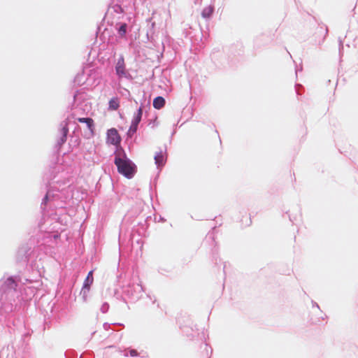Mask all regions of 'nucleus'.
Listing matches in <instances>:
<instances>
[{"mask_svg":"<svg viewBox=\"0 0 358 358\" xmlns=\"http://www.w3.org/2000/svg\"><path fill=\"white\" fill-rule=\"evenodd\" d=\"M38 248L35 239L29 238L18 247L15 253V261L17 264L27 266L29 264L32 271L40 275V269L43 266L36 262Z\"/></svg>","mask_w":358,"mask_h":358,"instance_id":"1","label":"nucleus"},{"mask_svg":"<svg viewBox=\"0 0 358 358\" xmlns=\"http://www.w3.org/2000/svg\"><path fill=\"white\" fill-rule=\"evenodd\" d=\"M34 281L32 279L20 275H10L4 281L0 282V296H2L3 299L15 297L19 283L26 285Z\"/></svg>","mask_w":358,"mask_h":358,"instance_id":"2","label":"nucleus"},{"mask_svg":"<svg viewBox=\"0 0 358 358\" xmlns=\"http://www.w3.org/2000/svg\"><path fill=\"white\" fill-rule=\"evenodd\" d=\"M114 164L118 173L128 179L132 178L137 170L136 164L127 157L124 150H122V154L115 155Z\"/></svg>","mask_w":358,"mask_h":358,"instance_id":"3","label":"nucleus"},{"mask_svg":"<svg viewBox=\"0 0 358 358\" xmlns=\"http://www.w3.org/2000/svg\"><path fill=\"white\" fill-rule=\"evenodd\" d=\"M182 35L189 39L192 45L198 44L202 41V30L200 27H193L188 23H182Z\"/></svg>","mask_w":358,"mask_h":358,"instance_id":"4","label":"nucleus"},{"mask_svg":"<svg viewBox=\"0 0 358 358\" xmlns=\"http://www.w3.org/2000/svg\"><path fill=\"white\" fill-rule=\"evenodd\" d=\"M143 292L144 289L141 282L129 283L124 289V294L133 302L139 300Z\"/></svg>","mask_w":358,"mask_h":358,"instance_id":"5","label":"nucleus"},{"mask_svg":"<svg viewBox=\"0 0 358 358\" xmlns=\"http://www.w3.org/2000/svg\"><path fill=\"white\" fill-rule=\"evenodd\" d=\"M15 303V297L3 299L2 296H0V315L5 317H8L15 310L16 307Z\"/></svg>","mask_w":358,"mask_h":358,"instance_id":"6","label":"nucleus"},{"mask_svg":"<svg viewBox=\"0 0 358 358\" xmlns=\"http://www.w3.org/2000/svg\"><path fill=\"white\" fill-rule=\"evenodd\" d=\"M59 196L58 193H55L54 189L48 188L46 194L43 196L42 199V202L41 204V208L43 210H45L48 206L50 205L52 207L53 205L52 202H53L56 199H59Z\"/></svg>","mask_w":358,"mask_h":358,"instance_id":"7","label":"nucleus"},{"mask_svg":"<svg viewBox=\"0 0 358 358\" xmlns=\"http://www.w3.org/2000/svg\"><path fill=\"white\" fill-rule=\"evenodd\" d=\"M115 73L119 78H131V75L127 72V71L126 69L124 59L122 55H121L118 58L117 62L115 66Z\"/></svg>","mask_w":358,"mask_h":358,"instance_id":"8","label":"nucleus"},{"mask_svg":"<svg viewBox=\"0 0 358 358\" xmlns=\"http://www.w3.org/2000/svg\"><path fill=\"white\" fill-rule=\"evenodd\" d=\"M106 141L108 143L117 146L120 145L122 138L115 128H110L107 130Z\"/></svg>","mask_w":358,"mask_h":358,"instance_id":"9","label":"nucleus"},{"mask_svg":"<svg viewBox=\"0 0 358 358\" xmlns=\"http://www.w3.org/2000/svg\"><path fill=\"white\" fill-rule=\"evenodd\" d=\"M62 129L60 130V137L57 141L56 146L59 149L66 141L67 136L69 134V127L68 122L66 121H63L61 123Z\"/></svg>","mask_w":358,"mask_h":358,"instance_id":"10","label":"nucleus"},{"mask_svg":"<svg viewBox=\"0 0 358 358\" xmlns=\"http://www.w3.org/2000/svg\"><path fill=\"white\" fill-rule=\"evenodd\" d=\"M215 229V227L213 228V231H214ZM204 242L205 243L211 242V243H212L211 245H214V248L213 249V261H215V264H217V259L216 255H217V250L215 248L216 243L215 241L214 231H209L207 234V235L205 238Z\"/></svg>","mask_w":358,"mask_h":358,"instance_id":"11","label":"nucleus"},{"mask_svg":"<svg viewBox=\"0 0 358 358\" xmlns=\"http://www.w3.org/2000/svg\"><path fill=\"white\" fill-rule=\"evenodd\" d=\"M154 159L157 168L159 170L162 169L166 162V157L163 154L162 150L155 154Z\"/></svg>","mask_w":358,"mask_h":358,"instance_id":"12","label":"nucleus"},{"mask_svg":"<svg viewBox=\"0 0 358 358\" xmlns=\"http://www.w3.org/2000/svg\"><path fill=\"white\" fill-rule=\"evenodd\" d=\"M77 120L80 123L86 124V126L91 134L93 135L94 133V122L91 117H78Z\"/></svg>","mask_w":358,"mask_h":358,"instance_id":"13","label":"nucleus"},{"mask_svg":"<svg viewBox=\"0 0 358 358\" xmlns=\"http://www.w3.org/2000/svg\"><path fill=\"white\" fill-rule=\"evenodd\" d=\"M128 24L126 22H117L115 24V29L117 33L120 38H123L126 36L127 32Z\"/></svg>","mask_w":358,"mask_h":358,"instance_id":"14","label":"nucleus"},{"mask_svg":"<svg viewBox=\"0 0 358 358\" xmlns=\"http://www.w3.org/2000/svg\"><path fill=\"white\" fill-rule=\"evenodd\" d=\"M165 103V99L163 96H158L154 99L152 105L155 109L159 110L164 106Z\"/></svg>","mask_w":358,"mask_h":358,"instance_id":"15","label":"nucleus"},{"mask_svg":"<svg viewBox=\"0 0 358 358\" xmlns=\"http://www.w3.org/2000/svg\"><path fill=\"white\" fill-rule=\"evenodd\" d=\"M214 10L215 8L213 6L210 5L208 6L205 7L201 11L202 17L205 19H210L212 17Z\"/></svg>","mask_w":358,"mask_h":358,"instance_id":"16","label":"nucleus"},{"mask_svg":"<svg viewBox=\"0 0 358 358\" xmlns=\"http://www.w3.org/2000/svg\"><path fill=\"white\" fill-rule=\"evenodd\" d=\"M120 107V100L117 96L111 98L108 101V110H116Z\"/></svg>","mask_w":358,"mask_h":358,"instance_id":"17","label":"nucleus"},{"mask_svg":"<svg viewBox=\"0 0 358 358\" xmlns=\"http://www.w3.org/2000/svg\"><path fill=\"white\" fill-rule=\"evenodd\" d=\"M143 113V106L141 105L137 109V110L134 113L131 122L139 124V123L141 122V119H142Z\"/></svg>","mask_w":358,"mask_h":358,"instance_id":"18","label":"nucleus"},{"mask_svg":"<svg viewBox=\"0 0 358 358\" xmlns=\"http://www.w3.org/2000/svg\"><path fill=\"white\" fill-rule=\"evenodd\" d=\"M138 128V124L131 122L129 130L127 132V140L131 138L136 133Z\"/></svg>","mask_w":358,"mask_h":358,"instance_id":"19","label":"nucleus"},{"mask_svg":"<svg viewBox=\"0 0 358 358\" xmlns=\"http://www.w3.org/2000/svg\"><path fill=\"white\" fill-rule=\"evenodd\" d=\"M123 355L124 357L130 356L131 357H136L138 356V352L136 349L127 348L124 350Z\"/></svg>","mask_w":358,"mask_h":358,"instance_id":"20","label":"nucleus"},{"mask_svg":"<svg viewBox=\"0 0 358 358\" xmlns=\"http://www.w3.org/2000/svg\"><path fill=\"white\" fill-rule=\"evenodd\" d=\"M93 282H94V279H91L90 278L86 277L84 280L83 287H84L85 289H87V288L90 289Z\"/></svg>","mask_w":358,"mask_h":358,"instance_id":"21","label":"nucleus"},{"mask_svg":"<svg viewBox=\"0 0 358 358\" xmlns=\"http://www.w3.org/2000/svg\"><path fill=\"white\" fill-rule=\"evenodd\" d=\"M90 289L87 288V289H85L84 287H82L80 291V295L82 296L83 301L86 302L87 301V294L90 292Z\"/></svg>","mask_w":358,"mask_h":358,"instance_id":"22","label":"nucleus"},{"mask_svg":"<svg viewBox=\"0 0 358 358\" xmlns=\"http://www.w3.org/2000/svg\"><path fill=\"white\" fill-rule=\"evenodd\" d=\"M65 358H76L77 353L72 350H66L64 353Z\"/></svg>","mask_w":358,"mask_h":358,"instance_id":"23","label":"nucleus"},{"mask_svg":"<svg viewBox=\"0 0 358 358\" xmlns=\"http://www.w3.org/2000/svg\"><path fill=\"white\" fill-rule=\"evenodd\" d=\"M113 9L115 13L117 14H122L124 13V8L119 4H115L113 6Z\"/></svg>","mask_w":358,"mask_h":358,"instance_id":"24","label":"nucleus"},{"mask_svg":"<svg viewBox=\"0 0 358 358\" xmlns=\"http://www.w3.org/2000/svg\"><path fill=\"white\" fill-rule=\"evenodd\" d=\"M111 325H114V326H124L123 324L122 323H113V324H110V323H108V322H105L103 324V329L106 330V331H108L110 329L111 327Z\"/></svg>","mask_w":358,"mask_h":358,"instance_id":"25","label":"nucleus"},{"mask_svg":"<svg viewBox=\"0 0 358 358\" xmlns=\"http://www.w3.org/2000/svg\"><path fill=\"white\" fill-rule=\"evenodd\" d=\"M109 310V304L107 302H104L101 306L100 310L102 313H106Z\"/></svg>","mask_w":358,"mask_h":358,"instance_id":"26","label":"nucleus"},{"mask_svg":"<svg viewBox=\"0 0 358 358\" xmlns=\"http://www.w3.org/2000/svg\"><path fill=\"white\" fill-rule=\"evenodd\" d=\"M338 46H339V54L340 55L342 54V51L343 50V40L338 37Z\"/></svg>","mask_w":358,"mask_h":358,"instance_id":"27","label":"nucleus"},{"mask_svg":"<svg viewBox=\"0 0 358 358\" xmlns=\"http://www.w3.org/2000/svg\"><path fill=\"white\" fill-rule=\"evenodd\" d=\"M299 88H303L302 85L300 84H296L295 85V90L297 94H300L301 92L299 90Z\"/></svg>","mask_w":358,"mask_h":358,"instance_id":"28","label":"nucleus"},{"mask_svg":"<svg viewBox=\"0 0 358 358\" xmlns=\"http://www.w3.org/2000/svg\"><path fill=\"white\" fill-rule=\"evenodd\" d=\"M86 277H87V278H90L91 279H94V276H93V271H90L87 273V276H86Z\"/></svg>","mask_w":358,"mask_h":358,"instance_id":"29","label":"nucleus"},{"mask_svg":"<svg viewBox=\"0 0 358 358\" xmlns=\"http://www.w3.org/2000/svg\"><path fill=\"white\" fill-rule=\"evenodd\" d=\"M312 305H313V308L315 307V308L320 309L319 305L315 301H312Z\"/></svg>","mask_w":358,"mask_h":358,"instance_id":"30","label":"nucleus"},{"mask_svg":"<svg viewBox=\"0 0 358 358\" xmlns=\"http://www.w3.org/2000/svg\"><path fill=\"white\" fill-rule=\"evenodd\" d=\"M299 71H302V66H301V67H300V69H298L297 67L296 68V69H295V72H296V76H297L298 72H299Z\"/></svg>","mask_w":358,"mask_h":358,"instance_id":"31","label":"nucleus"},{"mask_svg":"<svg viewBox=\"0 0 358 358\" xmlns=\"http://www.w3.org/2000/svg\"><path fill=\"white\" fill-rule=\"evenodd\" d=\"M226 266H226V262H224V267H223V272H224V274H225V269H226Z\"/></svg>","mask_w":358,"mask_h":358,"instance_id":"32","label":"nucleus"},{"mask_svg":"<svg viewBox=\"0 0 358 358\" xmlns=\"http://www.w3.org/2000/svg\"><path fill=\"white\" fill-rule=\"evenodd\" d=\"M147 296H148L150 300H152V296H151L150 294H147Z\"/></svg>","mask_w":358,"mask_h":358,"instance_id":"33","label":"nucleus"},{"mask_svg":"<svg viewBox=\"0 0 358 358\" xmlns=\"http://www.w3.org/2000/svg\"><path fill=\"white\" fill-rule=\"evenodd\" d=\"M289 220H290L292 222H294V221H293V220H292V218L291 217V216H290V215H289Z\"/></svg>","mask_w":358,"mask_h":358,"instance_id":"34","label":"nucleus"},{"mask_svg":"<svg viewBox=\"0 0 358 358\" xmlns=\"http://www.w3.org/2000/svg\"><path fill=\"white\" fill-rule=\"evenodd\" d=\"M327 34H328V29H327V27H326V32H325V34H326V35H327Z\"/></svg>","mask_w":358,"mask_h":358,"instance_id":"35","label":"nucleus"},{"mask_svg":"<svg viewBox=\"0 0 358 358\" xmlns=\"http://www.w3.org/2000/svg\"><path fill=\"white\" fill-rule=\"evenodd\" d=\"M206 348H208V345L207 343H206ZM206 352H208V348H206Z\"/></svg>","mask_w":358,"mask_h":358,"instance_id":"36","label":"nucleus"},{"mask_svg":"<svg viewBox=\"0 0 358 358\" xmlns=\"http://www.w3.org/2000/svg\"><path fill=\"white\" fill-rule=\"evenodd\" d=\"M156 302V299L154 298L153 301H152V303H155Z\"/></svg>","mask_w":358,"mask_h":358,"instance_id":"37","label":"nucleus"},{"mask_svg":"<svg viewBox=\"0 0 358 358\" xmlns=\"http://www.w3.org/2000/svg\"><path fill=\"white\" fill-rule=\"evenodd\" d=\"M209 348H210V353H212V352H213V349H212V348H211L210 346H209Z\"/></svg>","mask_w":358,"mask_h":358,"instance_id":"38","label":"nucleus"},{"mask_svg":"<svg viewBox=\"0 0 358 358\" xmlns=\"http://www.w3.org/2000/svg\"><path fill=\"white\" fill-rule=\"evenodd\" d=\"M208 358H210V357H208Z\"/></svg>","mask_w":358,"mask_h":358,"instance_id":"39","label":"nucleus"}]
</instances>
